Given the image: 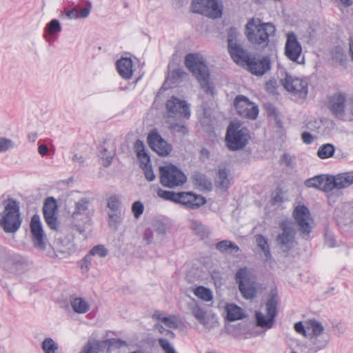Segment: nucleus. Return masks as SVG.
Returning a JSON list of instances; mask_svg holds the SVG:
<instances>
[{
  "label": "nucleus",
  "instance_id": "nucleus-39",
  "mask_svg": "<svg viewBox=\"0 0 353 353\" xmlns=\"http://www.w3.org/2000/svg\"><path fill=\"white\" fill-rule=\"evenodd\" d=\"M181 120H165V122L169 125L168 128L173 132L181 134L187 135L189 130L186 125L178 123Z\"/></svg>",
  "mask_w": 353,
  "mask_h": 353
},
{
  "label": "nucleus",
  "instance_id": "nucleus-43",
  "mask_svg": "<svg viewBox=\"0 0 353 353\" xmlns=\"http://www.w3.org/2000/svg\"><path fill=\"white\" fill-rule=\"evenodd\" d=\"M100 343L98 341H89L83 346L80 353H99Z\"/></svg>",
  "mask_w": 353,
  "mask_h": 353
},
{
  "label": "nucleus",
  "instance_id": "nucleus-52",
  "mask_svg": "<svg viewBox=\"0 0 353 353\" xmlns=\"http://www.w3.org/2000/svg\"><path fill=\"white\" fill-rule=\"evenodd\" d=\"M109 225L115 226L121 221V212H111L108 213Z\"/></svg>",
  "mask_w": 353,
  "mask_h": 353
},
{
  "label": "nucleus",
  "instance_id": "nucleus-41",
  "mask_svg": "<svg viewBox=\"0 0 353 353\" xmlns=\"http://www.w3.org/2000/svg\"><path fill=\"white\" fill-rule=\"evenodd\" d=\"M194 293L198 298L205 301H210L213 297L212 291L203 286H199L196 288Z\"/></svg>",
  "mask_w": 353,
  "mask_h": 353
},
{
  "label": "nucleus",
  "instance_id": "nucleus-57",
  "mask_svg": "<svg viewBox=\"0 0 353 353\" xmlns=\"http://www.w3.org/2000/svg\"><path fill=\"white\" fill-rule=\"evenodd\" d=\"M306 128L312 132H318L321 127V122L317 120L310 121L306 124Z\"/></svg>",
  "mask_w": 353,
  "mask_h": 353
},
{
  "label": "nucleus",
  "instance_id": "nucleus-18",
  "mask_svg": "<svg viewBox=\"0 0 353 353\" xmlns=\"http://www.w3.org/2000/svg\"><path fill=\"white\" fill-rule=\"evenodd\" d=\"M148 143L150 148L161 157L168 156L172 150V145L157 132H152L148 134Z\"/></svg>",
  "mask_w": 353,
  "mask_h": 353
},
{
  "label": "nucleus",
  "instance_id": "nucleus-37",
  "mask_svg": "<svg viewBox=\"0 0 353 353\" xmlns=\"http://www.w3.org/2000/svg\"><path fill=\"white\" fill-rule=\"evenodd\" d=\"M216 248L222 253H236L239 250V246L229 240H223L216 244Z\"/></svg>",
  "mask_w": 353,
  "mask_h": 353
},
{
  "label": "nucleus",
  "instance_id": "nucleus-14",
  "mask_svg": "<svg viewBox=\"0 0 353 353\" xmlns=\"http://www.w3.org/2000/svg\"><path fill=\"white\" fill-rule=\"evenodd\" d=\"M293 216L303 237L308 236L311 232L310 221L312 220L309 209L304 205H299L294 210Z\"/></svg>",
  "mask_w": 353,
  "mask_h": 353
},
{
  "label": "nucleus",
  "instance_id": "nucleus-7",
  "mask_svg": "<svg viewBox=\"0 0 353 353\" xmlns=\"http://www.w3.org/2000/svg\"><path fill=\"white\" fill-rule=\"evenodd\" d=\"M159 172L160 183L163 186L168 188L182 186L187 181L184 172L173 164L161 166Z\"/></svg>",
  "mask_w": 353,
  "mask_h": 353
},
{
  "label": "nucleus",
  "instance_id": "nucleus-23",
  "mask_svg": "<svg viewBox=\"0 0 353 353\" xmlns=\"http://www.w3.org/2000/svg\"><path fill=\"white\" fill-rule=\"evenodd\" d=\"M228 50L232 60L241 66H245L252 57L240 43L228 47Z\"/></svg>",
  "mask_w": 353,
  "mask_h": 353
},
{
  "label": "nucleus",
  "instance_id": "nucleus-26",
  "mask_svg": "<svg viewBox=\"0 0 353 353\" xmlns=\"http://www.w3.org/2000/svg\"><path fill=\"white\" fill-rule=\"evenodd\" d=\"M61 30L59 21L56 19H52L44 28L43 37L47 42L51 43L57 39V35Z\"/></svg>",
  "mask_w": 353,
  "mask_h": 353
},
{
  "label": "nucleus",
  "instance_id": "nucleus-42",
  "mask_svg": "<svg viewBox=\"0 0 353 353\" xmlns=\"http://www.w3.org/2000/svg\"><path fill=\"white\" fill-rule=\"evenodd\" d=\"M41 347L45 353H55L58 345L51 338H47L42 342Z\"/></svg>",
  "mask_w": 353,
  "mask_h": 353
},
{
  "label": "nucleus",
  "instance_id": "nucleus-24",
  "mask_svg": "<svg viewBox=\"0 0 353 353\" xmlns=\"http://www.w3.org/2000/svg\"><path fill=\"white\" fill-rule=\"evenodd\" d=\"M336 221L341 228H353V203L344 205L342 210L336 213Z\"/></svg>",
  "mask_w": 353,
  "mask_h": 353
},
{
  "label": "nucleus",
  "instance_id": "nucleus-17",
  "mask_svg": "<svg viewBox=\"0 0 353 353\" xmlns=\"http://www.w3.org/2000/svg\"><path fill=\"white\" fill-rule=\"evenodd\" d=\"M58 206L54 197H48L43 203V214L48 226L53 230H57Z\"/></svg>",
  "mask_w": 353,
  "mask_h": 353
},
{
  "label": "nucleus",
  "instance_id": "nucleus-46",
  "mask_svg": "<svg viewBox=\"0 0 353 353\" xmlns=\"http://www.w3.org/2000/svg\"><path fill=\"white\" fill-rule=\"evenodd\" d=\"M239 32L236 30V28L234 27H231L228 30V47H230L231 46H233L234 44H237V37H238Z\"/></svg>",
  "mask_w": 353,
  "mask_h": 353
},
{
  "label": "nucleus",
  "instance_id": "nucleus-22",
  "mask_svg": "<svg viewBox=\"0 0 353 353\" xmlns=\"http://www.w3.org/2000/svg\"><path fill=\"white\" fill-rule=\"evenodd\" d=\"M331 175H319L305 180L304 184L307 188H314L325 192L332 190Z\"/></svg>",
  "mask_w": 353,
  "mask_h": 353
},
{
  "label": "nucleus",
  "instance_id": "nucleus-63",
  "mask_svg": "<svg viewBox=\"0 0 353 353\" xmlns=\"http://www.w3.org/2000/svg\"><path fill=\"white\" fill-rule=\"evenodd\" d=\"M301 139L304 143L311 144L314 141V137L309 132H303L301 134Z\"/></svg>",
  "mask_w": 353,
  "mask_h": 353
},
{
  "label": "nucleus",
  "instance_id": "nucleus-9",
  "mask_svg": "<svg viewBox=\"0 0 353 353\" xmlns=\"http://www.w3.org/2000/svg\"><path fill=\"white\" fill-rule=\"evenodd\" d=\"M192 10L211 19H217L222 15L223 6L217 0H193Z\"/></svg>",
  "mask_w": 353,
  "mask_h": 353
},
{
  "label": "nucleus",
  "instance_id": "nucleus-15",
  "mask_svg": "<svg viewBox=\"0 0 353 353\" xmlns=\"http://www.w3.org/2000/svg\"><path fill=\"white\" fill-rule=\"evenodd\" d=\"M30 228L34 245L41 250H44L46 246V237L40 216L37 214H34L32 216Z\"/></svg>",
  "mask_w": 353,
  "mask_h": 353
},
{
  "label": "nucleus",
  "instance_id": "nucleus-28",
  "mask_svg": "<svg viewBox=\"0 0 353 353\" xmlns=\"http://www.w3.org/2000/svg\"><path fill=\"white\" fill-rule=\"evenodd\" d=\"M117 68L119 74L125 79L132 76V61L130 58H121L117 61Z\"/></svg>",
  "mask_w": 353,
  "mask_h": 353
},
{
  "label": "nucleus",
  "instance_id": "nucleus-33",
  "mask_svg": "<svg viewBox=\"0 0 353 353\" xmlns=\"http://www.w3.org/2000/svg\"><path fill=\"white\" fill-rule=\"evenodd\" d=\"M228 176L229 171L226 168H220L215 179L216 186L223 190H228L230 185Z\"/></svg>",
  "mask_w": 353,
  "mask_h": 353
},
{
  "label": "nucleus",
  "instance_id": "nucleus-12",
  "mask_svg": "<svg viewBox=\"0 0 353 353\" xmlns=\"http://www.w3.org/2000/svg\"><path fill=\"white\" fill-rule=\"evenodd\" d=\"M234 106L237 113L242 117L256 119L259 114V108L254 103L243 95H237L234 101Z\"/></svg>",
  "mask_w": 353,
  "mask_h": 353
},
{
  "label": "nucleus",
  "instance_id": "nucleus-38",
  "mask_svg": "<svg viewBox=\"0 0 353 353\" xmlns=\"http://www.w3.org/2000/svg\"><path fill=\"white\" fill-rule=\"evenodd\" d=\"M335 147L332 143L321 145L317 150V156L321 159H325L333 157Z\"/></svg>",
  "mask_w": 353,
  "mask_h": 353
},
{
  "label": "nucleus",
  "instance_id": "nucleus-40",
  "mask_svg": "<svg viewBox=\"0 0 353 353\" xmlns=\"http://www.w3.org/2000/svg\"><path fill=\"white\" fill-rule=\"evenodd\" d=\"M107 207L111 212H121V201L117 194L110 196L107 200Z\"/></svg>",
  "mask_w": 353,
  "mask_h": 353
},
{
  "label": "nucleus",
  "instance_id": "nucleus-47",
  "mask_svg": "<svg viewBox=\"0 0 353 353\" xmlns=\"http://www.w3.org/2000/svg\"><path fill=\"white\" fill-rule=\"evenodd\" d=\"M159 345L161 347L165 353H176L174 347L168 341V339L159 338L157 340Z\"/></svg>",
  "mask_w": 353,
  "mask_h": 353
},
{
  "label": "nucleus",
  "instance_id": "nucleus-55",
  "mask_svg": "<svg viewBox=\"0 0 353 353\" xmlns=\"http://www.w3.org/2000/svg\"><path fill=\"white\" fill-rule=\"evenodd\" d=\"M92 4L90 1H85V6L81 9L78 8L79 18L85 19L87 18L92 10Z\"/></svg>",
  "mask_w": 353,
  "mask_h": 353
},
{
  "label": "nucleus",
  "instance_id": "nucleus-48",
  "mask_svg": "<svg viewBox=\"0 0 353 353\" xmlns=\"http://www.w3.org/2000/svg\"><path fill=\"white\" fill-rule=\"evenodd\" d=\"M186 72L181 68L173 70L169 74V78L173 84L176 83L181 79H182Z\"/></svg>",
  "mask_w": 353,
  "mask_h": 353
},
{
  "label": "nucleus",
  "instance_id": "nucleus-1",
  "mask_svg": "<svg viewBox=\"0 0 353 353\" xmlns=\"http://www.w3.org/2000/svg\"><path fill=\"white\" fill-rule=\"evenodd\" d=\"M185 65L195 77L203 90L210 96L214 95V88L210 81V72L202 55L190 53L185 57Z\"/></svg>",
  "mask_w": 353,
  "mask_h": 353
},
{
  "label": "nucleus",
  "instance_id": "nucleus-45",
  "mask_svg": "<svg viewBox=\"0 0 353 353\" xmlns=\"http://www.w3.org/2000/svg\"><path fill=\"white\" fill-rule=\"evenodd\" d=\"M162 323L168 327L176 329L181 322L176 316H170L164 317L162 319Z\"/></svg>",
  "mask_w": 353,
  "mask_h": 353
},
{
  "label": "nucleus",
  "instance_id": "nucleus-5",
  "mask_svg": "<svg viewBox=\"0 0 353 353\" xmlns=\"http://www.w3.org/2000/svg\"><path fill=\"white\" fill-rule=\"evenodd\" d=\"M92 199L83 197L75 202L74 210L72 213V217L74 220L78 219L79 216H84L83 225L79 223H75L74 227L80 234L85 236V230L90 226V216L93 213L92 208Z\"/></svg>",
  "mask_w": 353,
  "mask_h": 353
},
{
  "label": "nucleus",
  "instance_id": "nucleus-61",
  "mask_svg": "<svg viewBox=\"0 0 353 353\" xmlns=\"http://www.w3.org/2000/svg\"><path fill=\"white\" fill-rule=\"evenodd\" d=\"M277 83L274 79L269 80L265 84V89L270 93H274L276 89Z\"/></svg>",
  "mask_w": 353,
  "mask_h": 353
},
{
  "label": "nucleus",
  "instance_id": "nucleus-54",
  "mask_svg": "<svg viewBox=\"0 0 353 353\" xmlns=\"http://www.w3.org/2000/svg\"><path fill=\"white\" fill-rule=\"evenodd\" d=\"M143 210L144 205L141 201H137L133 203L132 205V212L136 219H139L141 216L143 212Z\"/></svg>",
  "mask_w": 353,
  "mask_h": 353
},
{
  "label": "nucleus",
  "instance_id": "nucleus-49",
  "mask_svg": "<svg viewBox=\"0 0 353 353\" xmlns=\"http://www.w3.org/2000/svg\"><path fill=\"white\" fill-rule=\"evenodd\" d=\"M140 167L144 171L145 177L148 181H152L154 180L155 174H154V172L152 170L150 162L141 165H140Z\"/></svg>",
  "mask_w": 353,
  "mask_h": 353
},
{
  "label": "nucleus",
  "instance_id": "nucleus-35",
  "mask_svg": "<svg viewBox=\"0 0 353 353\" xmlns=\"http://www.w3.org/2000/svg\"><path fill=\"white\" fill-rule=\"evenodd\" d=\"M255 241L257 246L261 249L263 253L264 260L268 261L271 260L272 255L268 245V238L262 234H256L254 236Z\"/></svg>",
  "mask_w": 353,
  "mask_h": 353
},
{
  "label": "nucleus",
  "instance_id": "nucleus-4",
  "mask_svg": "<svg viewBox=\"0 0 353 353\" xmlns=\"http://www.w3.org/2000/svg\"><path fill=\"white\" fill-rule=\"evenodd\" d=\"M279 297L276 290H272L265 303L267 316L261 312L256 311L254 314L256 325L258 327L270 329L275 325V318L277 315V305Z\"/></svg>",
  "mask_w": 353,
  "mask_h": 353
},
{
  "label": "nucleus",
  "instance_id": "nucleus-53",
  "mask_svg": "<svg viewBox=\"0 0 353 353\" xmlns=\"http://www.w3.org/2000/svg\"><path fill=\"white\" fill-rule=\"evenodd\" d=\"M14 147V143L11 139L0 137V152H5Z\"/></svg>",
  "mask_w": 353,
  "mask_h": 353
},
{
  "label": "nucleus",
  "instance_id": "nucleus-19",
  "mask_svg": "<svg viewBox=\"0 0 353 353\" xmlns=\"http://www.w3.org/2000/svg\"><path fill=\"white\" fill-rule=\"evenodd\" d=\"M205 199L191 192H177L175 203L181 204L188 208L197 209L205 203Z\"/></svg>",
  "mask_w": 353,
  "mask_h": 353
},
{
  "label": "nucleus",
  "instance_id": "nucleus-62",
  "mask_svg": "<svg viewBox=\"0 0 353 353\" xmlns=\"http://www.w3.org/2000/svg\"><path fill=\"white\" fill-rule=\"evenodd\" d=\"M294 330L298 333L304 336H306V331L305 327L301 321L294 323Z\"/></svg>",
  "mask_w": 353,
  "mask_h": 353
},
{
  "label": "nucleus",
  "instance_id": "nucleus-60",
  "mask_svg": "<svg viewBox=\"0 0 353 353\" xmlns=\"http://www.w3.org/2000/svg\"><path fill=\"white\" fill-rule=\"evenodd\" d=\"M281 161L288 167L292 168L294 165V158L288 153L283 154Z\"/></svg>",
  "mask_w": 353,
  "mask_h": 353
},
{
  "label": "nucleus",
  "instance_id": "nucleus-2",
  "mask_svg": "<svg viewBox=\"0 0 353 353\" xmlns=\"http://www.w3.org/2000/svg\"><path fill=\"white\" fill-rule=\"evenodd\" d=\"M275 31V26L272 23L259 21L256 24L254 19H250L245 25V34L248 41L262 48L268 45L269 38L274 34Z\"/></svg>",
  "mask_w": 353,
  "mask_h": 353
},
{
  "label": "nucleus",
  "instance_id": "nucleus-56",
  "mask_svg": "<svg viewBox=\"0 0 353 353\" xmlns=\"http://www.w3.org/2000/svg\"><path fill=\"white\" fill-rule=\"evenodd\" d=\"M325 244L330 248H334L336 245L334 235L330 232L326 231L325 233Z\"/></svg>",
  "mask_w": 353,
  "mask_h": 353
},
{
  "label": "nucleus",
  "instance_id": "nucleus-31",
  "mask_svg": "<svg viewBox=\"0 0 353 353\" xmlns=\"http://www.w3.org/2000/svg\"><path fill=\"white\" fill-rule=\"evenodd\" d=\"M225 311L227 319L230 322L243 319L245 316L242 308L234 303L227 304Z\"/></svg>",
  "mask_w": 353,
  "mask_h": 353
},
{
  "label": "nucleus",
  "instance_id": "nucleus-13",
  "mask_svg": "<svg viewBox=\"0 0 353 353\" xmlns=\"http://www.w3.org/2000/svg\"><path fill=\"white\" fill-rule=\"evenodd\" d=\"M225 141L227 146L230 150H238L247 145L248 136L244 132L243 129L238 130L230 125L227 130Z\"/></svg>",
  "mask_w": 353,
  "mask_h": 353
},
{
  "label": "nucleus",
  "instance_id": "nucleus-21",
  "mask_svg": "<svg viewBox=\"0 0 353 353\" xmlns=\"http://www.w3.org/2000/svg\"><path fill=\"white\" fill-rule=\"evenodd\" d=\"M345 106L346 97L344 94L336 93L330 97L328 107L336 118L343 119Z\"/></svg>",
  "mask_w": 353,
  "mask_h": 353
},
{
  "label": "nucleus",
  "instance_id": "nucleus-36",
  "mask_svg": "<svg viewBox=\"0 0 353 353\" xmlns=\"http://www.w3.org/2000/svg\"><path fill=\"white\" fill-rule=\"evenodd\" d=\"M134 148L137 154V157L140 162V165L150 162V158L146 152L143 142L142 141L137 139L134 143Z\"/></svg>",
  "mask_w": 353,
  "mask_h": 353
},
{
  "label": "nucleus",
  "instance_id": "nucleus-20",
  "mask_svg": "<svg viewBox=\"0 0 353 353\" xmlns=\"http://www.w3.org/2000/svg\"><path fill=\"white\" fill-rule=\"evenodd\" d=\"M301 52L302 47L296 34L293 32H289L285 44V54L290 60L298 62Z\"/></svg>",
  "mask_w": 353,
  "mask_h": 353
},
{
  "label": "nucleus",
  "instance_id": "nucleus-10",
  "mask_svg": "<svg viewBox=\"0 0 353 353\" xmlns=\"http://www.w3.org/2000/svg\"><path fill=\"white\" fill-rule=\"evenodd\" d=\"M284 88L298 95L301 99H305L308 92V81L306 78H299L285 73V77L281 80Z\"/></svg>",
  "mask_w": 353,
  "mask_h": 353
},
{
  "label": "nucleus",
  "instance_id": "nucleus-6",
  "mask_svg": "<svg viewBox=\"0 0 353 353\" xmlns=\"http://www.w3.org/2000/svg\"><path fill=\"white\" fill-rule=\"evenodd\" d=\"M234 279L243 298L251 300L256 296V283L248 268H239L235 274Z\"/></svg>",
  "mask_w": 353,
  "mask_h": 353
},
{
  "label": "nucleus",
  "instance_id": "nucleus-16",
  "mask_svg": "<svg viewBox=\"0 0 353 353\" xmlns=\"http://www.w3.org/2000/svg\"><path fill=\"white\" fill-rule=\"evenodd\" d=\"M245 65L252 74L263 76L271 69V61L268 56H252Z\"/></svg>",
  "mask_w": 353,
  "mask_h": 353
},
{
  "label": "nucleus",
  "instance_id": "nucleus-8",
  "mask_svg": "<svg viewBox=\"0 0 353 353\" xmlns=\"http://www.w3.org/2000/svg\"><path fill=\"white\" fill-rule=\"evenodd\" d=\"M166 112L165 118L166 120H181L189 119L190 117V106L184 100L172 96L165 103Z\"/></svg>",
  "mask_w": 353,
  "mask_h": 353
},
{
  "label": "nucleus",
  "instance_id": "nucleus-32",
  "mask_svg": "<svg viewBox=\"0 0 353 353\" xmlns=\"http://www.w3.org/2000/svg\"><path fill=\"white\" fill-rule=\"evenodd\" d=\"M190 228L194 234L196 235L201 239H204L210 234V230L203 223L198 220L192 219L190 221Z\"/></svg>",
  "mask_w": 353,
  "mask_h": 353
},
{
  "label": "nucleus",
  "instance_id": "nucleus-44",
  "mask_svg": "<svg viewBox=\"0 0 353 353\" xmlns=\"http://www.w3.org/2000/svg\"><path fill=\"white\" fill-rule=\"evenodd\" d=\"M158 196L161 197V199H163L166 201H170L174 203L176 202V194L174 192L169 191V190H165L161 188H158L157 191Z\"/></svg>",
  "mask_w": 353,
  "mask_h": 353
},
{
  "label": "nucleus",
  "instance_id": "nucleus-11",
  "mask_svg": "<svg viewBox=\"0 0 353 353\" xmlns=\"http://www.w3.org/2000/svg\"><path fill=\"white\" fill-rule=\"evenodd\" d=\"M280 228L282 232L277 235L276 241L280 250L288 254L294 248L296 243V231L286 221H282Z\"/></svg>",
  "mask_w": 353,
  "mask_h": 353
},
{
  "label": "nucleus",
  "instance_id": "nucleus-58",
  "mask_svg": "<svg viewBox=\"0 0 353 353\" xmlns=\"http://www.w3.org/2000/svg\"><path fill=\"white\" fill-rule=\"evenodd\" d=\"M64 14L68 19H77L79 18L78 7H75L70 10L66 11ZM63 13L61 12L60 17H62Z\"/></svg>",
  "mask_w": 353,
  "mask_h": 353
},
{
  "label": "nucleus",
  "instance_id": "nucleus-51",
  "mask_svg": "<svg viewBox=\"0 0 353 353\" xmlns=\"http://www.w3.org/2000/svg\"><path fill=\"white\" fill-rule=\"evenodd\" d=\"M90 253L92 256L98 255L99 257H105L108 255V251L103 245H98L93 247Z\"/></svg>",
  "mask_w": 353,
  "mask_h": 353
},
{
  "label": "nucleus",
  "instance_id": "nucleus-3",
  "mask_svg": "<svg viewBox=\"0 0 353 353\" xmlns=\"http://www.w3.org/2000/svg\"><path fill=\"white\" fill-rule=\"evenodd\" d=\"M18 201L9 199L0 214V227L6 233H15L21 227L22 219Z\"/></svg>",
  "mask_w": 353,
  "mask_h": 353
},
{
  "label": "nucleus",
  "instance_id": "nucleus-64",
  "mask_svg": "<svg viewBox=\"0 0 353 353\" xmlns=\"http://www.w3.org/2000/svg\"><path fill=\"white\" fill-rule=\"evenodd\" d=\"M154 231L159 235H164L166 233V228L163 223L158 222L154 225Z\"/></svg>",
  "mask_w": 353,
  "mask_h": 353
},
{
  "label": "nucleus",
  "instance_id": "nucleus-59",
  "mask_svg": "<svg viewBox=\"0 0 353 353\" xmlns=\"http://www.w3.org/2000/svg\"><path fill=\"white\" fill-rule=\"evenodd\" d=\"M334 57L341 64H343L347 58L345 54L341 49H336Z\"/></svg>",
  "mask_w": 353,
  "mask_h": 353
},
{
  "label": "nucleus",
  "instance_id": "nucleus-34",
  "mask_svg": "<svg viewBox=\"0 0 353 353\" xmlns=\"http://www.w3.org/2000/svg\"><path fill=\"white\" fill-rule=\"evenodd\" d=\"M189 309L194 318L202 325H205L208 323L206 318V312L203 309L199 307L194 301L188 303Z\"/></svg>",
  "mask_w": 353,
  "mask_h": 353
},
{
  "label": "nucleus",
  "instance_id": "nucleus-50",
  "mask_svg": "<svg viewBox=\"0 0 353 353\" xmlns=\"http://www.w3.org/2000/svg\"><path fill=\"white\" fill-rule=\"evenodd\" d=\"M194 180L196 183L201 188H208L211 185V183L207 180L205 176L202 174H196L194 176Z\"/></svg>",
  "mask_w": 353,
  "mask_h": 353
},
{
  "label": "nucleus",
  "instance_id": "nucleus-27",
  "mask_svg": "<svg viewBox=\"0 0 353 353\" xmlns=\"http://www.w3.org/2000/svg\"><path fill=\"white\" fill-rule=\"evenodd\" d=\"M307 323L312 329V335L315 337L314 343L318 345L319 349L324 348L327 345L330 339L329 336H327L322 341H317V337L319 336L324 330L322 323L315 319L309 320Z\"/></svg>",
  "mask_w": 353,
  "mask_h": 353
},
{
  "label": "nucleus",
  "instance_id": "nucleus-30",
  "mask_svg": "<svg viewBox=\"0 0 353 353\" xmlns=\"http://www.w3.org/2000/svg\"><path fill=\"white\" fill-rule=\"evenodd\" d=\"M70 305L75 313L85 314L90 310V305L81 297L70 296Z\"/></svg>",
  "mask_w": 353,
  "mask_h": 353
},
{
  "label": "nucleus",
  "instance_id": "nucleus-29",
  "mask_svg": "<svg viewBox=\"0 0 353 353\" xmlns=\"http://www.w3.org/2000/svg\"><path fill=\"white\" fill-rule=\"evenodd\" d=\"M115 154V148L114 146L107 145L106 142H103L99 147V157L103 160V165L105 167L110 165L113 157Z\"/></svg>",
  "mask_w": 353,
  "mask_h": 353
},
{
  "label": "nucleus",
  "instance_id": "nucleus-25",
  "mask_svg": "<svg viewBox=\"0 0 353 353\" xmlns=\"http://www.w3.org/2000/svg\"><path fill=\"white\" fill-rule=\"evenodd\" d=\"M332 186L334 189H343L353 183V170L332 176Z\"/></svg>",
  "mask_w": 353,
  "mask_h": 353
}]
</instances>
